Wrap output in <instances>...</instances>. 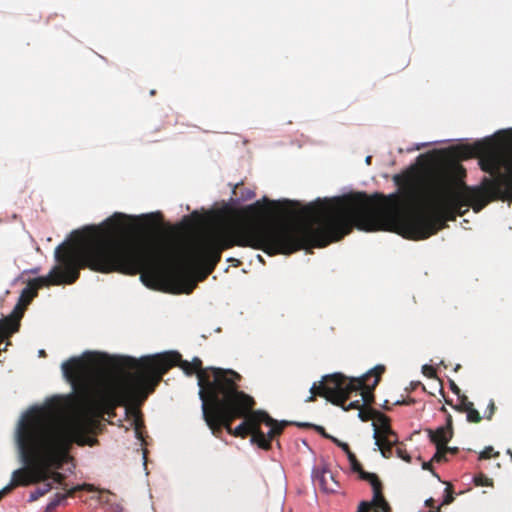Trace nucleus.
<instances>
[{
  "label": "nucleus",
  "instance_id": "nucleus-1",
  "mask_svg": "<svg viewBox=\"0 0 512 512\" xmlns=\"http://www.w3.org/2000/svg\"><path fill=\"white\" fill-rule=\"evenodd\" d=\"M465 169L458 163L430 171L419 183L414 169L393 176L400 191L389 195L356 192L317 200L301 210L303 221L263 220L261 201L251 204V248L269 255L292 254L300 249L326 247L341 240L354 227L366 232H397L407 239L422 240L447 227V221L463 216L460 208L480 212L488 203L482 189H471L462 180Z\"/></svg>",
  "mask_w": 512,
  "mask_h": 512
},
{
  "label": "nucleus",
  "instance_id": "nucleus-2",
  "mask_svg": "<svg viewBox=\"0 0 512 512\" xmlns=\"http://www.w3.org/2000/svg\"><path fill=\"white\" fill-rule=\"evenodd\" d=\"M125 217L115 213L100 226L75 231V242L59 245L55 250L59 265L54 266L47 276L29 279L13 312L1 319L10 327V332L19 330L24 311L37 297L39 289L73 284L80 277L81 269L127 275L140 273L141 281L153 287L165 275L187 270L202 271L203 279L206 278L227 249V231L220 229L203 234L185 251L148 234L120 241L117 236L125 230Z\"/></svg>",
  "mask_w": 512,
  "mask_h": 512
},
{
  "label": "nucleus",
  "instance_id": "nucleus-3",
  "mask_svg": "<svg viewBox=\"0 0 512 512\" xmlns=\"http://www.w3.org/2000/svg\"><path fill=\"white\" fill-rule=\"evenodd\" d=\"M101 362L97 354L86 353L84 358L72 357L62 363V372L73 385L80 387L86 398V407L93 416H116V408L125 406L126 412L135 417L136 435H141L143 427L139 407L154 392L162 377L169 369L179 366L187 375L195 373L187 360H182L178 352H168L135 359L122 357L117 365L134 370L120 376H109L93 385L90 368H97Z\"/></svg>",
  "mask_w": 512,
  "mask_h": 512
},
{
  "label": "nucleus",
  "instance_id": "nucleus-4",
  "mask_svg": "<svg viewBox=\"0 0 512 512\" xmlns=\"http://www.w3.org/2000/svg\"><path fill=\"white\" fill-rule=\"evenodd\" d=\"M93 420L87 415L59 419L51 408L31 411L23 416L17 431L24 468L12 474L10 491L17 486L44 482L48 468L61 469L70 459L73 444L94 445L97 440L88 434Z\"/></svg>",
  "mask_w": 512,
  "mask_h": 512
},
{
  "label": "nucleus",
  "instance_id": "nucleus-5",
  "mask_svg": "<svg viewBox=\"0 0 512 512\" xmlns=\"http://www.w3.org/2000/svg\"><path fill=\"white\" fill-rule=\"evenodd\" d=\"M384 372L385 366L377 365L361 377H347L341 373L325 375L319 384L312 385L306 402H314L316 396H320L346 411L359 410L358 416L364 422L374 421L380 412L367 406L374 402L373 391Z\"/></svg>",
  "mask_w": 512,
  "mask_h": 512
},
{
  "label": "nucleus",
  "instance_id": "nucleus-6",
  "mask_svg": "<svg viewBox=\"0 0 512 512\" xmlns=\"http://www.w3.org/2000/svg\"><path fill=\"white\" fill-rule=\"evenodd\" d=\"M255 405V399L241 391L210 429L211 433L218 438L223 430L234 437L251 436L253 444L269 450L272 440L280 436L290 423L277 421L264 410H255Z\"/></svg>",
  "mask_w": 512,
  "mask_h": 512
},
{
  "label": "nucleus",
  "instance_id": "nucleus-7",
  "mask_svg": "<svg viewBox=\"0 0 512 512\" xmlns=\"http://www.w3.org/2000/svg\"><path fill=\"white\" fill-rule=\"evenodd\" d=\"M190 363L198 379L203 419L211 429L242 391L238 385L242 376L231 369L203 368L198 357L193 358Z\"/></svg>",
  "mask_w": 512,
  "mask_h": 512
},
{
  "label": "nucleus",
  "instance_id": "nucleus-8",
  "mask_svg": "<svg viewBox=\"0 0 512 512\" xmlns=\"http://www.w3.org/2000/svg\"><path fill=\"white\" fill-rule=\"evenodd\" d=\"M453 151L455 156L464 159L479 156L481 169L493 176L492 179L485 177L481 186L471 189H482L489 202L512 199V153L496 148L492 140L456 146Z\"/></svg>",
  "mask_w": 512,
  "mask_h": 512
},
{
  "label": "nucleus",
  "instance_id": "nucleus-9",
  "mask_svg": "<svg viewBox=\"0 0 512 512\" xmlns=\"http://www.w3.org/2000/svg\"><path fill=\"white\" fill-rule=\"evenodd\" d=\"M347 458L349 460L352 471L358 473L362 480L368 481L373 488V499L371 502H368L371 504V509L375 508L374 512H389L390 507L383 496L382 483L378 476L374 473L364 471L362 465L357 460L356 455L352 451L347 454Z\"/></svg>",
  "mask_w": 512,
  "mask_h": 512
},
{
  "label": "nucleus",
  "instance_id": "nucleus-10",
  "mask_svg": "<svg viewBox=\"0 0 512 512\" xmlns=\"http://www.w3.org/2000/svg\"><path fill=\"white\" fill-rule=\"evenodd\" d=\"M425 431L430 441L435 444V446L446 445L453 437L452 416L448 414L446 425L440 426L437 429L429 428Z\"/></svg>",
  "mask_w": 512,
  "mask_h": 512
},
{
  "label": "nucleus",
  "instance_id": "nucleus-11",
  "mask_svg": "<svg viewBox=\"0 0 512 512\" xmlns=\"http://www.w3.org/2000/svg\"><path fill=\"white\" fill-rule=\"evenodd\" d=\"M80 490L92 491L91 484L77 485L71 489L66 490L65 493H56L51 501L45 507L44 512H53L59 505H61L67 498L74 497L75 493Z\"/></svg>",
  "mask_w": 512,
  "mask_h": 512
},
{
  "label": "nucleus",
  "instance_id": "nucleus-12",
  "mask_svg": "<svg viewBox=\"0 0 512 512\" xmlns=\"http://www.w3.org/2000/svg\"><path fill=\"white\" fill-rule=\"evenodd\" d=\"M372 425L374 427L373 437L377 441H381V438L397 436L391 428L389 417L381 412L376 420L373 421Z\"/></svg>",
  "mask_w": 512,
  "mask_h": 512
},
{
  "label": "nucleus",
  "instance_id": "nucleus-13",
  "mask_svg": "<svg viewBox=\"0 0 512 512\" xmlns=\"http://www.w3.org/2000/svg\"><path fill=\"white\" fill-rule=\"evenodd\" d=\"M381 441L375 440L382 456L390 458L393 455V447L398 444V436L381 438Z\"/></svg>",
  "mask_w": 512,
  "mask_h": 512
},
{
  "label": "nucleus",
  "instance_id": "nucleus-14",
  "mask_svg": "<svg viewBox=\"0 0 512 512\" xmlns=\"http://www.w3.org/2000/svg\"><path fill=\"white\" fill-rule=\"evenodd\" d=\"M51 469L52 468L47 469V477L45 478V481L51 479L54 483L62 486L64 490H68L67 484L65 483L66 476L60 472L51 471Z\"/></svg>",
  "mask_w": 512,
  "mask_h": 512
},
{
  "label": "nucleus",
  "instance_id": "nucleus-15",
  "mask_svg": "<svg viewBox=\"0 0 512 512\" xmlns=\"http://www.w3.org/2000/svg\"><path fill=\"white\" fill-rule=\"evenodd\" d=\"M52 489V485L50 483H47L46 481L43 482V484L38 487L36 490L31 492L29 497V502H34L38 500L40 497L46 495L50 490Z\"/></svg>",
  "mask_w": 512,
  "mask_h": 512
},
{
  "label": "nucleus",
  "instance_id": "nucleus-16",
  "mask_svg": "<svg viewBox=\"0 0 512 512\" xmlns=\"http://www.w3.org/2000/svg\"><path fill=\"white\" fill-rule=\"evenodd\" d=\"M264 202H266L269 206H272L274 208H281V209H288L291 207H294L297 205L296 202L290 201V200H284V201H269L267 198L263 199Z\"/></svg>",
  "mask_w": 512,
  "mask_h": 512
},
{
  "label": "nucleus",
  "instance_id": "nucleus-17",
  "mask_svg": "<svg viewBox=\"0 0 512 512\" xmlns=\"http://www.w3.org/2000/svg\"><path fill=\"white\" fill-rule=\"evenodd\" d=\"M459 404L454 406V408L459 412H466L469 408H471L474 404L468 400L467 396L461 394L458 396Z\"/></svg>",
  "mask_w": 512,
  "mask_h": 512
},
{
  "label": "nucleus",
  "instance_id": "nucleus-18",
  "mask_svg": "<svg viewBox=\"0 0 512 512\" xmlns=\"http://www.w3.org/2000/svg\"><path fill=\"white\" fill-rule=\"evenodd\" d=\"M448 449H445V445L443 446H436V453L432 457V461L435 462H444L447 461V455Z\"/></svg>",
  "mask_w": 512,
  "mask_h": 512
},
{
  "label": "nucleus",
  "instance_id": "nucleus-19",
  "mask_svg": "<svg viewBox=\"0 0 512 512\" xmlns=\"http://www.w3.org/2000/svg\"><path fill=\"white\" fill-rule=\"evenodd\" d=\"M474 483L476 486H492L493 481L483 473H479L474 477Z\"/></svg>",
  "mask_w": 512,
  "mask_h": 512
},
{
  "label": "nucleus",
  "instance_id": "nucleus-20",
  "mask_svg": "<svg viewBox=\"0 0 512 512\" xmlns=\"http://www.w3.org/2000/svg\"><path fill=\"white\" fill-rule=\"evenodd\" d=\"M395 446H396V449H395L396 456L401 458L405 462L410 463L411 462V456L408 454V452L404 448L403 444L402 443H400V444L398 443Z\"/></svg>",
  "mask_w": 512,
  "mask_h": 512
},
{
  "label": "nucleus",
  "instance_id": "nucleus-21",
  "mask_svg": "<svg viewBox=\"0 0 512 512\" xmlns=\"http://www.w3.org/2000/svg\"><path fill=\"white\" fill-rule=\"evenodd\" d=\"M467 420L471 423H479L482 419L480 413L474 408V405L467 411Z\"/></svg>",
  "mask_w": 512,
  "mask_h": 512
},
{
  "label": "nucleus",
  "instance_id": "nucleus-22",
  "mask_svg": "<svg viewBox=\"0 0 512 512\" xmlns=\"http://www.w3.org/2000/svg\"><path fill=\"white\" fill-rule=\"evenodd\" d=\"M14 332H10V327L0 320V345L4 341L5 338L10 337Z\"/></svg>",
  "mask_w": 512,
  "mask_h": 512
},
{
  "label": "nucleus",
  "instance_id": "nucleus-23",
  "mask_svg": "<svg viewBox=\"0 0 512 512\" xmlns=\"http://www.w3.org/2000/svg\"><path fill=\"white\" fill-rule=\"evenodd\" d=\"M499 452L494 451V448L491 446L485 447V449L479 454V459H490L492 457H498Z\"/></svg>",
  "mask_w": 512,
  "mask_h": 512
},
{
  "label": "nucleus",
  "instance_id": "nucleus-24",
  "mask_svg": "<svg viewBox=\"0 0 512 512\" xmlns=\"http://www.w3.org/2000/svg\"><path fill=\"white\" fill-rule=\"evenodd\" d=\"M454 500V496H453V489H452V486L449 484L446 488H445V496H444V499L441 503V506H444V505H449L450 503H452Z\"/></svg>",
  "mask_w": 512,
  "mask_h": 512
},
{
  "label": "nucleus",
  "instance_id": "nucleus-25",
  "mask_svg": "<svg viewBox=\"0 0 512 512\" xmlns=\"http://www.w3.org/2000/svg\"><path fill=\"white\" fill-rule=\"evenodd\" d=\"M299 427H312L316 432H318L323 437L330 439L332 437L330 434H328L324 427L318 426V425H311V424H297Z\"/></svg>",
  "mask_w": 512,
  "mask_h": 512
},
{
  "label": "nucleus",
  "instance_id": "nucleus-26",
  "mask_svg": "<svg viewBox=\"0 0 512 512\" xmlns=\"http://www.w3.org/2000/svg\"><path fill=\"white\" fill-rule=\"evenodd\" d=\"M330 440L335 443L338 447H340L345 453L346 455L351 452L350 450V447L347 443L345 442H342L341 440L335 438V437H330Z\"/></svg>",
  "mask_w": 512,
  "mask_h": 512
},
{
  "label": "nucleus",
  "instance_id": "nucleus-27",
  "mask_svg": "<svg viewBox=\"0 0 512 512\" xmlns=\"http://www.w3.org/2000/svg\"><path fill=\"white\" fill-rule=\"evenodd\" d=\"M422 373L428 377V378H434L436 377V370L434 367L430 366V365H424L422 367Z\"/></svg>",
  "mask_w": 512,
  "mask_h": 512
},
{
  "label": "nucleus",
  "instance_id": "nucleus-28",
  "mask_svg": "<svg viewBox=\"0 0 512 512\" xmlns=\"http://www.w3.org/2000/svg\"><path fill=\"white\" fill-rule=\"evenodd\" d=\"M495 410H496V406H495V403L494 401L491 399L489 404H488V407H487V410L485 412V418L490 420L492 418V416L494 415L495 413Z\"/></svg>",
  "mask_w": 512,
  "mask_h": 512
},
{
  "label": "nucleus",
  "instance_id": "nucleus-29",
  "mask_svg": "<svg viewBox=\"0 0 512 512\" xmlns=\"http://www.w3.org/2000/svg\"><path fill=\"white\" fill-rule=\"evenodd\" d=\"M432 462H433V461H432V459H431L430 461H428V462H423V464H422V468H423L424 470H429V471H431V473H432V474H433L437 479H439V480H440L439 475H438V474L433 470V468H432Z\"/></svg>",
  "mask_w": 512,
  "mask_h": 512
},
{
  "label": "nucleus",
  "instance_id": "nucleus-30",
  "mask_svg": "<svg viewBox=\"0 0 512 512\" xmlns=\"http://www.w3.org/2000/svg\"><path fill=\"white\" fill-rule=\"evenodd\" d=\"M450 389L452 390V392L454 394H456L457 396H460L461 395V390L460 388L456 385V383L452 380H450Z\"/></svg>",
  "mask_w": 512,
  "mask_h": 512
},
{
  "label": "nucleus",
  "instance_id": "nucleus-31",
  "mask_svg": "<svg viewBox=\"0 0 512 512\" xmlns=\"http://www.w3.org/2000/svg\"><path fill=\"white\" fill-rule=\"evenodd\" d=\"M415 403V400L413 398H407L402 401H397L395 404L397 405H412Z\"/></svg>",
  "mask_w": 512,
  "mask_h": 512
},
{
  "label": "nucleus",
  "instance_id": "nucleus-32",
  "mask_svg": "<svg viewBox=\"0 0 512 512\" xmlns=\"http://www.w3.org/2000/svg\"><path fill=\"white\" fill-rule=\"evenodd\" d=\"M327 475H329V477H330V478H332V475H331L328 471L324 470V471L322 472V474H321V477H320V481H321V484H322V485H324V484H325V482H326V476H327Z\"/></svg>",
  "mask_w": 512,
  "mask_h": 512
},
{
  "label": "nucleus",
  "instance_id": "nucleus-33",
  "mask_svg": "<svg viewBox=\"0 0 512 512\" xmlns=\"http://www.w3.org/2000/svg\"><path fill=\"white\" fill-rule=\"evenodd\" d=\"M425 505L429 508L435 507V500L433 498H429L425 501Z\"/></svg>",
  "mask_w": 512,
  "mask_h": 512
},
{
  "label": "nucleus",
  "instance_id": "nucleus-34",
  "mask_svg": "<svg viewBox=\"0 0 512 512\" xmlns=\"http://www.w3.org/2000/svg\"><path fill=\"white\" fill-rule=\"evenodd\" d=\"M10 492V487H4L2 490H0V500Z\"/></svg>",
  "mask_w": 512,
  "mask_h": 512
},
{
  "label": "nucleus",
  "instance_id": "nucleus-35",
  "mask_svg": "<svg viewBox=\"0 0 512 512\" xmlns=\"http://www.w3.org/2000/svg\"><path fill=\"white\" fill-rule=\"evenodd\" d=\"M445 449H448V453L456 454L458 452L457 447H448L447 444L445 445Z\"/></svg>",
  "mask_w": 512,
  "mask_h": 512
},
{
  "label": "nucleus",
  "instance_id": "nucleus-36",
  "mask_svg": "<svg viewBox=\"0 0 512 512\" xmlns=\"http://www.w3.org/2000/svg\"><path fill=\"white\" fill-rule=\"evenodd\" d=\"M419 385H421V383H420V382H415V383H414V382H411V384H410V386H411V387H410V390H414V389H416V387H418Z\"/></svg>",
  "mask_w": 512,
  "mask_h": 512
},
{
  "label": "nucleus",
  "instance_id": "nucleus-37",
  "mask_svg": "<svg viewBox=\"0 0 512 512\" xmlns=\"http://www.w3.org/2000/svg\"><path fill=\"white\" fill-rule=\"evenodd\" d=\"M39 270H40L39 268H34V269L30 270V272L33 274H37L39 272Z\"/></svg>",
  "mask_w": 512,
  "mask_h": 512
},
{
  "label": "nucleus",
  "instance_id": "nucleus-38",
  "mask_svg": "<svg viewBox=\"0 0 512 512\" xmlns=\"http://www.w3.org/2000/svg\"><path fill=\"white\" fill-rule=\"evenodd\" d=\"M468 211L467 207H465V209L463 208H460V212H464V214Z\"/></svg>",
  "mask_w": 512,
  "mask_h": 512
},
{
  "label": "nucleus",
  "instance_id": "nucleus-39",
  "mask_svg": "<svg viewBox=\"0 0 512 512\" xmlns=\"http://www.w3.org/2000/svg\"><path fill=\"white\" fill-rule=\"evenodd\" d=\"M370 161H371V156H368V157L366 158V162H367L368 164H370Z\"/></svg>",
  "mask_w": 512,
  "mask_h": 512
},
{
  "label": "nucleus",
  "instance_id": "nucleus-40",
  "mask_svg": "<svg viewBox=\"0 0 512 512\" xmlns=\"http://www.w3.org/2000/svg\"><path fill=\"white\" fill-rule=\"evenodd\" d=\"M435 512H441V507H437Z\"/></svg>",
  "mask_w": 512,
  "mask_h": 512
},
{
  "label": "nucleus",
  "instance_id": "nucleus-41",
  "mask_svg": "<svg viewBox=\"0 0 512 512\" xmlns=\"http://www.w3.org/2000/svg\"><path fill=\"white\" fill-rule=\"evenodd\" d=\"M45 352L43 350L40 351V355H44Z\"/></svg>",
  "mask_w": 512,
  "mask_h": 512
},
{
  "label": "nucleus",
  "instance_id": "nucleus-42",
  "mask_svg": "<svg viewBox=\"0 0 512 512\" xmlns=\"http://www.w3.org/2000/svg\"><path fill=\"white\" fill-rule=\"evenodd\" d=\"M441 410L446 412V408L444 406L441 408Z\"/></svg>",
  "mask_w": 512,
  "mask_h": 512
}]
</instances>
